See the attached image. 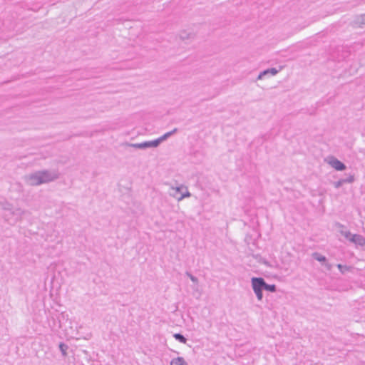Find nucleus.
<instances>
[{"label":"nucleus","instance_id":"obj_1","mask_svg":"<svg viewBox=\"0 0 365 365\" xmlns=\"http://www.w3.org/2000/svg\"><path fill=\"white\" fill-rule=\"evenodd\" d=\"M59 173L56 170H42L31 173L25 177L26 182L31 186H37L57 180Z\"/></svg>","mask_w":365,"mask_h":365},{"label":"nucleus","instance_id":"obj_2","mask_svg":"<svg viewBox=\"0 0 365 365\" xmlns=\"http://www.w3.org/2000/svg\"><path fill=\"white\" fill-rule=\"evenodd\" d=\"M252 287L258 300L263 297L262 291L264 287V279L262 277H252L251 279Z\"/></svg>","mask_w":365,"mask_h":365},{"label":"nucleus","instance_id":"obj_3","mask_svg":"<svg viewBox=\"0 0 365 365\" xmlns=\"http://www.w3.org/2000/svg\"><path fill=\"white\" fill-rule=\"evenodd\" d=\"M123 145H124V146H126V147H131V148H137V149H142V150H145V149L150 148H156L154 140H150V141H145V142L140 143H125Z\"/></svg>","mask_w":365,"mask_h":365},{"label":"nucleus","instance_id":"obj_4","mask_svg":"<svg viewBox=\"0 0 365 365\" xmlns=\"http://www.w3.org/2000/svg\"><path fill=\"white\" fill-rule=\"evenodd\" d=\"M185 274L191 279V281L193 283V284L192 285L193 289V294L197 297H199L200 296V291L198 284V279L188 272H187Z\"/></svg>","mask_w":365,"mask_h":365},{"label":"nucleus","instance_id":"obj_5","mask_svg":"<svg viewBox=\"0 0 365 365\" xmlns=\"http://www.w3.org/2000/svg\"><path fill=\"white\" fill-rule=\"evenodd\" d=\"M329 164L337 171H342L346 169V165L344 163L334 157H331L329 161Z\"/></svg>","mask_w":365,"mask_h":365},{"label":"nucleus","instance_id":"obj_6","mask_svg":"<svg viewBox=\"0 0 365 365\" xmlns=\"http://www.w3.org/2000/svg\"><path fill=\"white\" fill-rule=\"evenodd\" d=\"M170 195L177 199L178 201L182 200V185L176 187H172L170 190Z\"/></svg>","mask_w":365,"mask_h":365},{"label":"nucleus","instance_id":"obj_7","mask_svg":"<svg viewBox=\"0 0 365 365\" xmlns=\"http://www.w3.org/2000/svg\"><path fill=\"white\" fill-rule=\"evenodd\" d=\"M279 71V70L277 69L276 68H270L265 69L259 73L257 79H262L267 75L275 76L277 73H278Z\"/></svg>","mask_w":365,"mask_h":365},{"label":"nucleus","instance_id":"obj_8","mask_svg":"<svg viewBox=\"0 0 365 365\" xmlns=\"http://www.w3.org/2000/svg\"><path fill=\"white\" fill-rule=\"evenodd\" d=\"M178 130L177 128H175L173 129V130L171 131H169V132H167L166 133L163 134L162 136H160V138L154 140V142L155 143V146L156 148L158 147L160 145V144L163 142L164 140H167L169 137H170L173 134H174L175 133H176Z\"/></svg>","mask_w":365,"mask_h":365},{"label":"nucleus","instance_id":"obj_9","mask_svg":"<svg viewBox=\"0 0 365 365\" xmlns=\"http://www.w3.org/2000/svg\"><path fill=\"white\" fill-rule=\"evenodd\" d=\"M350 242L363 246L365 245V238L362 235L354 234L350 238Z\"/></svg>","mask_w":365,"mask_h":365},{"label":"nucleus","instance_id":"obj_10","mask_svg":"<svg viewBox=\"0 0 365 365\" xmlns=\"http://www.w3.org/2000/svg\"><path fill=\"white\" fill-rule=\"evenodd\" d=\"M354 24L357 25L359 27H361L362 25H365V14L356 16L354 21Z\"/></svg>","mask_w":365,"mask_h":365},{"label":"nucleus","instance_id":"obj_11","mask_svg":"<svg viewBox=\"0 0 365 365\" xmlns=\"http://www.w3.org/2000/svg\"><path fill=\"white\" fill-rule=\"evenodd\" d=\"M312 257L317 260L318 262H321L322 264H324L326 262H327V258L326 257L322 255L319 252H313L312 254Z\"/></svg>","mask_w":365,"mask_h":365},{"label":"nucleus","instance_id":"obj_12","mask_svg":"<svg viewBox=\"0 0 365 365\" xmlns=\"http://www.w3.org/2000/svg\"><path fill=\"white\" fill-rule=\"evenodd\" d=\"M58 347H59V349L62 354L63 356H67V352L66 351L68 350V346L63 343V342H61L58 345Z\"/></svg>","mask_w":365,"mask_h":365},{"label":"nucleus","instance_id":"obj_13","mask_svg":"<svg viewBox=\"0 0 365 365\" xmlns=\"http://www.w3.org/2000/svg\"><path fill=\"white\" fill-rule=\"evenodd\" d=\"M264 289L271 292H274L277 290V287L275 284H268L264 281Z\"/></svg>","mask_w":365,"mask_h":365},{"label":"nucleus","instance_id":"obj_14","mask_svg":"<svg viewBox=\"0 0 365 365\" xmlns=\"http://www.w3.org/2000/svg\"><path fill=\"white\" fill-rule=\"evenodd\" d=\"M170 365H182V357L178 356L170 361Z\"/></svg>","mask_w":365,"mask_h":365},{"label":"nucleus","instance_id":"obj_15","mask_svg":"<svg viewBox=\"0 0 365 365\" xmlns=\"http://www.w3.org/2000/svg\"><path fill=\"white\" fill-rule=\"evenodd\" d=\"M343 183H351L354 181V175H349L347 178H342L341 179Z\"/></svg>","mask_w":365,"mask_h":365},{"label":"nucleus","instance_id":"obj_16","mask_svg":"<svg viewBox=\"0 0 365 365\" xmlns=\"http://www.w3.org/2000/svg\"><path fill=\"white\" fill-rule=\"evenodd\" d=\"M24 213V212L20 208H17L15 210L11 211V214L13 215L19 216V217H21Z\"/></svg>","mask_w":365,"mask_h":365},{"label":"nucleus","instance_id":"obj_17","mask_svg":"<svg viewBox=\"0 0 365 365\" xmlns=\"http://www.w3.org/2000/svg\"><path fill=\"white\" fill-rule=\"evenodd\" d=\"M338 269L340 270V272L344 274L346 271H348L349 269V267L347 266H343L341 264H337Z\"/></svg>","mask_w":365,"mask_h":365},{"label":"nucleus","instance_id":"obj_18","mask_svg":"<svg viewBox=\"0 0 365 365\" xmlns=\"http://www.w3.org/2000/svg\"><path fill=\"white\" fill-rule=\"evenodd\" d=\"M342 235L345 237L346 239L350 241V238L353 235L349 231H341Z\"/></svg>","mask_w":365,"mask_h":365},{"label":"nucleus","instance_id":"obj_19","mask_svg":"<svg viewBox=\"0 0 365 365\" xmlns=\"http://www.w3.org/2000/svg\"><path fill=\"white\" fill-rule=\"evenodd\" d=\"M173 337L179 341L180 342L182 343V333H176L173 334Z\"/></svg>","mask_w":365,"mask_h":365},{"label":"nucleus","instance_id":"obj_20","mask_svg":"<svg viewBox=\"0 0 365 365\" xmlns=\"http://www.w3.org/2000/svg\"><path fill=\"white\" fill-rule=\"evenodd\" d=\"M343 184L344 183L342 182L341 179L334 182V185L335 188H339L341 186H342Z\"/></svg>","mask_w":365,"mask_h":365},{"label":"nucleus","instance_id":"obj_21","mask_svg":"<svg viewBox=\"0 0 365 365\" xmlns=\"http://www.w3.org/2000/svg\"><path fill=\"white\" fill-rule=\"evenodd\" d=\"M195 36V34L194 33H189L186 35V36H184V40L185 38L186 39L193 38Z\"/></svg>","mask_w":365,"mask_h":365},{"label":"nucleus","instance_id":"obj_22","mask_svg":"<svg viewBox=\"0 0 365 365\" xmlns=\"http://www.w3.org/2000/svg\"><path fill=\"white\" fill-rule=\"evenodd\" d=\"M324 265L325 266V267H326V268L327 269V270H329H329H331V268H332V265H331V264H329V263L327 262L324 264Z\"/></svg>","mask_w":365,"mask_h":365},{"label":"nucleus","instance_id":"obj_23","mask_svg":"<svg viewBox=\"0 0 365 365\" xmlns=\"http://www.w3.org/2000/svg\"><path fill=\"white\" fill-rule=\"evenodd\" d=\"M11 205L10 204H8V205H6L4 207V209L5 210H10V211H11Z\"/></svg>","mask_w":365,"mask_h":365},{"label":"nucleus","instance_id":"obj_24","mask_svg":"<svg viewBox=\"0 0 365 365\" xmlns=\"http://www.w3.org/2000/svg\"><path fill=\"white\" fill-rule=\"evenodd\" d=\"M190 193L188 191L184 192V198L187 197H190Z\"/></svg>","mask_w":365,"mask_h":365},{"label":"nucleus","instance_id":"obj_25","mask_svg":"<svg viewBox=\"0 0 365 365\" xmlns=\"http://www.w3.org/2000/svg\"><path fill=\"white\" fill-rule=\"evenodd\" d=\"M262 263L267 266H270L269 263L266 259H263Z\"/></svg>","mask_w":365,"mask_h":365},{"label":"nucleus","instance_id":"obj_26","mask_svg":"<svg viewBox=\"0 0 365 365\" xmlns=\"http://www.w3.org/2000/svg\"><path fill=\"white\" fill-rule=\"evenodd\" d=\"M183 341H184V344L186 343V339L185 337H184Z\"/></svg>","mask_w":365,"mask_h":365},{"label":"nucleus","instance_id":"obj_27","mask_svg":"<svg viewBox=\"0 0 365 365\" xmlns=\"http://www.w3.org/2000/svg\"><path fill=\"white\" fill-rule=\"evenodd\" d=\"M184 365H187V364L185 363V361H184Z\"/></svg>","mask_w":365,"mask_h":365}]
</instances>
